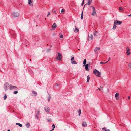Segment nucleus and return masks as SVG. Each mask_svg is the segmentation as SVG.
<instances>
[{
  "instance_id": "obj_29",
  "label": "nucleus",
  "mask_w": 131,
  "mask_h": 131,
  "mask_svg": "<svg viewBox=\"0 0 131 131\" xmlns=\"http://www.w3.org/2000/svg\"><path fill=\"white\" fill-rule=\"evenodd\" d=\"M32 93H33L35 94V95H34V96H36V95L37 94V93H36V92L35 91H33L32 92Z\"/></svg>"
},
{
  "instance_id": "obj_39",
  "label": "nucleus",
  "mask_w": 131,
  "mask_h": 131,
  "mask_svg": "<svg viewBox=\"0 0 131 131\" xmlns=\"http://www.w3.org/2000/svg\"><path fill=\"white\" fill-rule=\"evenodd\" d=\"M7 97L6 95L5 94L4 97V100H6Z\"/></svg>"
},
{
  "instance_id": "obj_17",
  "label": "nucleus",
  "mask_w": 131,
  "mask_h": 131,
  "mask_svg": "<svg viewBox=\"0 0 131 131\" xmlns=\"http://www.w3.org/2000/svg\"><path fill=\"white\" fill-rule=\"evenodd\" d=\"M89 65L88 64L85 65V68L86 70L87 71H88L89 70V69H88V67L89 66Z\"/></svg>"
},
{
  "instance_id": "obj_31",
  "label": "nucleus",
  "mask_w": 131,
  "mask_h": 131,
  "mask_svg": "<svg viewBox=\"0 0 131 131\" xmlns=\"http://www.w3.org/2000/svg\"><path fill=\"white\" fill-rule=\"evenodd\" d=\"M46 119L47 120V121L49 122H51L52 121V120L51 119Z\"/></svg>"
},
{
  "instance_id": "obj_30",
  "label": "nucleus",
  "mask_w": 131,
  "mask_h": 131,
  "mask_svg": "<svg viewBox=\"0 0 131 131\" xmlns=\"http://www.w3.org/2000/svg\"><path fill=\"white\" fill-rule=\"evenodd\" d=\"M30 125V124L29 123H27L26 124V126L27 128H28L29 127Z\"/></svg>"
},
{
  "instance_id": "obj_38",
  "label": "nucleus",
  "mask_w": 131,
  "mask_h": 131,
  "mask_svg": "<svg viewBox=\"0 0 131 131\" xmlns=\"http://www.w3.org/2000/svg\"><path fill=\"white\" fill-rule=\"evenodd\" d=\"M60 37L61 38H62L63 37V35L62 34H61L60 36Z\"/></svg>"
},
{
  "instance_id": "obj_46",
  "label": "nucleus",
  "mask_w": 131,
  "mask_h": 131,
  "mask_svg": "<svg viewBox=\"0 0 131 131\" xmlns=\"http://www.w3.org/2000/svg\"><path fill=\"white\" fill-rule=\"evenodd\" d=\"M64 11V9H62L61 10V12L62 13Z\"/></svg>"
},
{
  "instance_id": "obj_19",
  "label": "nucleus",
  "mask_w": 131,
  "mask_h": 131,
  "mask_svg": "<svg viewBox=\"0 0 131 131\" xmlns=\"http://www.w3.org/2000/svg\"><path fill=\"white\" fill-rule=\"evenodd\" d=\"M57 27V26L56 25V23H54L53 24V25L52 26V27H53V28H54V29H55V28Z\"/></svg>"
},
{
  "instance_id": "obj_53",
  "label": "nucleus",
  "mask_w": 131,
  "mask_h": 131,
  "mask_svg": "<svg viewBox=\"0 0 131 131\" xmlns=\"http://www.w3.org/2000/svg\"><path fill=\"white\" fill-rule=\"evenodd\" d=\"M8 131H10V130H8Z\"/></svg>"
},
{
  "instance_id": "obj_40",
  "label": "nucleus",
  "mask_w": 131,
  "mask_h": 131,
  "mask_svg": "<svg viewBox=\"0 0 131 131\" xmlns=\"http://www.w3.org/2000/svg\"><path fill=\"white\" fill-rule=\"evenodd\" d=\"M108 61H107V62H106L105 63H103L102 62H100V63L101 64H103V63H107L108 62Z\"/></svg>"
},
{
  "instance_id": "obj_28",
  "label": "nucleus",
  "mask_w": 131,
  "mask_h": 131,
  "mask_svg": "<svg viewBox=\"0 0 131 131\" xmlns=\"http://www.w3.org/2000/svg\"><path fill=\"white\" fill-rule=\"evenodd\" d=\"M16 124L18 125L20 127H21L22 126V124L19 123H16Z\"/></svg>"
},
{
  "instance_id": "obj_8",
  "label": "nucleus",
  "mask_w": 131,
  "mask_h": 131,
  "mask_svg": "<svg viewBox=\"0 0 131 131\" xmlns=\"http://www.w3.org/2000/svg\"><path fill=\"white\" fill-rule=\"evenodd\" d=\"M28 4L30 6H32L33 4V1L32 0H28Z\"/></svg>"
},
{
  "instance_id": "obj_36",
  "label": "nucleus",
  "mask_w": 131,
  "mask_h": 131,
  "mask_svg": "<svg viewBox=\"0 0 131 131\" xmlns=\"http://www.w3.org/2000/svg\"><path fill=\"white\" fill-rule=\"evenodd\" d=\"M123 9V8H122V7H120L119 8V10L120 11L121 10H122Z\"/></svg>"
},
{
  "instance_id": "obj_13",
  "label": "nucleus",
  "mask_w": 131,
  "mask_h": 131,
  "mask_svg": "<svg viewBox=\"0 0 131 131\" xmlns=\"http://www.w3.org/2000/svg\"><path fill=\"white\" fill-rule=\"evenodd\" d=\"M115 96L117 100H118L119 99V94L118 93H116L115 95Z\"/></svg>"
},
{
  "instance_id": "obj_3",
  "label": "nucleus",
  "mask_w": 131,
  "mask_h": 131,
  "mask_svg": "<svg viewBox=\"0 0 131 131\" xmlns=\"http://www.w3.org/2000/svg\"><path fill=\"white\" fill-rule=\"evenodd\" d=\"M62 58V55L59 53H58V56L56 57V59L58 60H60Z\"/></svg>"
},
{
  "instance_id": "obj_25",
  "label": "nucleus",
  "mask_w": 131,
  "mask_h": 131,
  "mask_svg": "<svg viewBox=\"0 0 131 131\" xmlns=\"http://www.w3.org/2000/svg\"><path fill=\"white\" fill-rule=\"evenodd\" d=\"M86 63V59H85L83 61V63L85 65V64Z\"/></svg>"
},
{
  "instance_id": "obj_18",
  "label": "nucleus",
  "mask_w": 131,
  "mask_h": 131,
  "mask_svg": "<svg viewBox=\"0 0 131 131\" xmlns=\"http://www.w3.org/2000/svg\"><path fill=\"white\" fill-rule=\"evenodd\" d=\"M102 129L103 131H110L109 129H106L105 127L102 128Z\"/></svg>"
},
{
  "instance_id": "obj_49",
  "label": "nucleus",
  "mask_w": 131,
  "mask_h": 131,
  "mask_svg": "<svg viewBox=\"0 0 131 131\" xmlns=\"http://www.w3.org/2000/svg\"><path fill=\"white\" fill-rule=\"evenodd\" d=\"M52 45H50V48L51 47H52Z\"/></svg>"
},
{
  "instance_id": "obj_7",
  "label": "nucleus",
  "mask_w": 131,
  "mask_h": 131,
  "mask_svg": "<svg viewBox=\"0 0 131 131\" xmlns=\"http://www.w3.org/2000/svg\"><path fill=\"white\" fill-rule=\"evenodd\" d=\"M9 85V84L7 82H6L4 84V89L6 91L7 90V88Z\"/></svg>"
},
{
  "instance_id": "obj_56",
  "label": "nucleus",
  "mask_w": 131,
  "mask_h": 131,
  "mask_svg": "<svg viewBox=\"0 0 131 131\" xmlns=\"http://www.w3.org/2000/svg\"><path fill=\"white\" fill-rule=\"evenodd\" d=\"M46 19V18L44 19H45V20Z\"/></svg>"
},
{
  "instance_id": "obj_22",
  "label": "nucleus",
  "mask_w": 131,
  "mask_h": 131,
  "mask_svg": "<svg viewBox=\"0 0 131 131\" xmlns=\"http://www.w3.org/2000/svg\"><path fill=\"white\" fill-rule=\"evenodd\" d=\"M52 127H53V128L51 130H50V131L54 130V129L55 127V126L54 124H53Z\"/></svg>"
},
{
  "instance_id": "obj_50",
  "label": "nucleus",
  "mask_w": 131,
  "mask_h": 131,
  "mask_svg": "<svg viewBox=\"0 0 131 131\" xmlns=\"http://www.w3.org/2000/svg\"><path fill=\"white\" fill-rule=\"evenodd\" d=\"M128 16H131V14L128 15Z\"/></svg>"
},
{
  "instance_id": "obj_15",
  "label": "nucleus",
  "mask_w": 131,
  "mask_h": 131,
  "mask_svg": "<svg viewBox=\"0 0 131 131\" xmlns=\"http://www.w3.org/2000/svg\"><path fill=\"white\" fill-rule=\"evenodd\" d=\"M17 87L15 86H10L9 87V89L10 90H12L15 89Z\"/></svg>"
},
{
  "instance_id": "obj_34",
  "label": "nucleus",
  "mask_w": 131,
  "mask_h": 131,
  "mask_svg": "<svg viewBox=\"0 0 131 131\" xmlns=\"http://www.w3.org/2000/svg\"><path fill=\"white\" fill-rule=\"evenodd\" d=\"M81 19H82L83 18V11H82V12L81 13Z\"/></svg>"
},
{
  "instance_id": "obj_24",
  "label": "nucleus",
  "mask_w": 131,
  "mask_h": 131,
  "mask_svg": "<svg viewBox=\"0 0 131 131\" xmlns=\"http://www.w3.org/2000/svg\"><path fill=\"white\" fill-rule=\"evenodd\" d=\"M71 63L72 64H76L77 63L75 61L73 60L71 61Z\"/></svg>"
},
{
  "instance_id": "obj_20",
  "label": "nucleus",
  "mask_w": 131,
  "mask_h": 131,
  "mask_svg": "<svg viewBox=\"0 0 131 131\" xmlns=\"http://www.w3.org/2000/svg\"><path fill=\"white\" fill-rule=\"evenodd\" d=\"M92 1V0H88V5H90Z\"/></svg>"
},
{
  "instance_id": "obj_6",
  "label": "nucleus",
  "mask_w": 131,
  "mask_h": 131,
  "mask_svg": "<svg viewBox=\"0 0 131 131\" xmlns=\"http://www.w3.org/2000/svg\"><path fill=\"white\" fill-rule=\"evenodd\" d=\"M122 23V22L118 20H115L114 21V25H120Z\"/></svg>"
},
{
  "instance_id": "obj_32",
  "label": "nucleus",
  "mask_w": 131,
  "mask_h": 131,
  "mask_svg": "<svg viewBox=\"0 0 131 131\" xmlns=\"http://www.w3.org/2000/svg\"><path fill=\"white\" fill-rule=\"evenodd\" d=\"M116 27V25H114L113 27V28H112L113 29H115Z\"/></svg>"
},
{
  "instance_id": "obj_9",
  "label": "nucleus",
  "mask_w": 131,
  "mask_h": 131,
  "mask_svg": "<svg viewBox=\"0 0 131 131\" xmlns=\"http://www.w3.org/2000/svg\"><path fill=\"white\" fill-rule=\"evenodd\" d=\"M126 49L127 50L126 53L127 54V55H130L131 54V53L130 52H129L130 51V49H129V47H126Z\"/></svg>"
},
{
  "instance_id": "obj_10",
  "label": "nucleus",
  "mask_w": 131,
  "mask_h": 131,
  "mask_svg": "<svg viewBox=\"0 0 131 131\" xmlns=\"http://www.w3.org/2000/svg\"><path fill=\"white\" fill-rule=\"evenodd\" d=\"M45 110L47 112H49V107H46L44 108Z\"/></svg>"
},
{
  "instance_id": "obj_23",
  "label": "nucleus",
  "mask_w": 131,
  "mask_h": 131,
  "mask_svg": "<svg viewBox=\"0 0 131 131\" xmlns=\"http://www.w3.org/2000/svg\"><path fill=\"white\" fill-rule=\"evenodd\" d=\"M87 82H88L89 81V80H90V77H89V75H88L87 76Z\"/></svg>"
},
{
  "instance_id": "obj_33",
  "label": "nucleus",
  "mask_w": 131,
  "mask_h": 131,
  "mask_svg": "<svg viewBox=\"0 0 131 131\" xmlns=\"http://www.w3.org/2000/svg\"><path fill=\"white\" fill-rule=\"evenodd\" d=\"M74 57L73 56H72V58L71 59V61L74 60Z\"/></svg>"
},
{
  "instance_id": "obj_42",
  "label": "nucleus",
  "mask_w": 131,
  "mask_h": 131,
  "mask_svg": "<svg viewBox=\"0 0 131 131\" xmlns=\"http://www.w3.org/2000/svg\"><path fill=\"white\" fill-rule=\"evenodd\" d=\"M50 15V12H49L48 13V15H47V16L48 17H49V15Z\"/></svg>"
},
{
  "instance_id": "obj_12",
  "label": "nucleus",
  "mask_w": 131,
  "mask_h": 131,
  "mask_svg": "<svg viewBox=\"0 0 131 131\" xmlns=\"http://www.w3.org/2000/svg\"><path fill=\"white\" fill-rule=\"evenodd\" d=\"M82 125L83 127H85L87 126V124L85 121H83L82 123Z\"/></svg>"
},
{
  "instance_id": "obj_4",
  "label": "nucleus",
  "mask_w": 131,
  "mask_h": 131,
  "mask_svg": "<svg viewBox=\"0 0 131 131\" xmlns=\"http://www.w3.org/2000/svg\"><path fill=\"white\" fill-rule=\"evenodd\" d=\"M91 7L93 9V11L92 13V15L93 16H95L96 15V14L95 8L94 7L92 6H91Z\"/></svg>"
},
{
  "instance_id": "obj_41",
  "label": "nucleus",
  "mask_w": 131,
  "mask_h": 131,
  "mask_svg": "<svg viewBox=\"0 0 131 131\" xmlns=\"http://www.w3.org/2000/svg\"><path fill=\"white\" fill-rule=\"evenodd\" d=\"M18 93V92L17 91H15L14 92V93L15 94H16L17 93Z\"/></svg>"
},
{
  "instance_id": "obj_37",
  "label": "nucleus",
  "mask_w": 131,
  "mask_h": 131,
  "mask_svg": "<svg viewBox=\"0 0 131 131\" xmlns=\"http://www.w3.org/2000/svg\"><path fill=\"white\" fill-rule=\"evenodd\" d=\"M52 12L53 13H54L55 14H56V12L55 10H54V9L53 10H52Z\"/></svg>"
},
{
  "instance_id": "obj_45",
  "label": "nucleus",
  "mask_w": 131,
  "mask_h": 131,
  "mask_svg": "<svg viewBox=\"0 0 131 131\" xmlns=\"http://www.w3.org/2000/svg\"><path fill=\"white\" fill-rule=\"evenodd\" d=\"M103 89V87H100L98 89L99 90H101Z\"/></svg>"
},
{
  "instance_id": "obj_47",
  "label": "nucleus",
  "mask_w": 131,
  "mask_h": 131,
  "mask_svg": "<svg viewBox=\"0 0 131 131\" xmlns=\"http://www.w3.org/2000/svg\"><path fill=\"white\" fill-rule=\"evenodd\" d=\"M55 86H58V84L57 83L55 85Z\"/></svg>"
},
{
  "instance_id": "obj_48",
  "label": "nucleus",
  "mask_w": 131,
  "mask_h": 131,
  "mask_svg": "<svg viewBox=\"0 0 131 131\" xmlns=\"http://www.w3.org/2000/svg\"><path fill=\"white\" fill-rule=\"evenodd\" d=\"M130 96H128V100H129V99H130Z\"/></svg>"
},
{
  "instance_id": "obj_44",
  "label": "nucleus",
  "mask_w": 131,
  "mask_h": 131,
  "mask_svg": "<svg viewBox=\"0 0 131 131\" xmlns=\"http://www.w3.org/2000/svg\"><path fill=\"white\" fill-rule=\"evenodd\" d=\"M84 0H83V2H82V3L81 4V5L83 6V5L84 3Z\"/></svg>"
},
{
  "instance_id": "obj_11",
  "label": "nucleus",
  "mask_w": 131,
  "mask_h": 131,
  "mask_svg": "<svg viewBox=\"0 0 131 131\" xmlns=\"http://www.w3.org/2000/svg\"><path fill=\"white\" fill-rule=\"evenodd\" d=\"M88 38L89 40H93V35L92 34H90V35H88Z\"/></svg>"
},
{
  "instance_id": "obj_21",
  "label": "nucleus",
  "mask_w": 131,
  "mask_h": 131,
  "mask_svg": "<svg viewBox=\"0 0 131 131\" xmlns=\"http://www.w3.org/2000/svg\"><path fill=\"white\" fill-rule=\"evenodd\" d=\"M94 35L95 36H97L98 35V32L97 31H95L94 33Z\"/></svg>"
},
{
  "instance_id": "obj_5",
  "label": "nucleus",
  "mask_w": 131,
  "mask_h": 131,
  "mask_svg": "<svg viewBox=\"0 0 131 131\" xmlns=\"http://www.w3.org/2000/svg\"><path fill=\"white\" fill-rule=\"evenodd\" d=\"M12 15L14 17H17L19 16V15L17 12H14L13 13Z\"/></svg>"
},
{
  "instance_id": "obj_1",
  "label": "nucleus",
  "mask_w": 131,
  "mask_h": 131,
  "mask_svg": "<svg viewBox=\"0 0 131 131\" xmlns=\"http://www.w3.org/2000/svg\"><path fill=\"white\" fill-rule=\"evenodd\" d=\"M93 73L94 74L97 76L100 77L101 76V73L96 69L94 70Z\"/></svg>"
},
{
  "instance_id": "obj_55",
  "label": "nucleus",
  "mask_w": 131,
  "mask_h": 131,
  "mask_svg": "<svg viewBox=\"0 0 131 131\" xmlns=\"http://www.w3.org/2000/svg\"><path fill=\"white\" fill-rule=\"evenodd\" d=\"M46 19V18L44 19H45V20Z\"/></svg>"
},
{
  "instance_id": "obj_16",
  "label": "nucleus",
  "mask_w": 131,
  "mask_h": 131,
  "mask_svg": "<svg viewBox=\"0 0 131 131\" xmlns=\"http://www.w3.org/2000/svg\"><path fill=\"white\" fill-rule=\"evenodd\" d=\"M75 29H74L73 30L74 32L76 33H77L78 31H79V30L76 27V26L75 27Z\"/></svg>"
},
{
  "instance_id": "obj_27",
  "label": "nucleus",
  "mask_w": 131,
  "mask_h": 131,
  "mask_svg": "<svg viewBox=\"0 0 131 131\" xmlns=\"http://www.w3.org/2000/svg\"><path fill=\"white\" fill-rule=\"evenodd\" d=\"M81 110L80 109H79L78 111V112H79V116H80L81 114Z\"/></svg>"
},
{
  "instance_id": "obj_43",
  "label": "nucleus",
  "mask_w": 131,
  "mask_h": 131,
  "mask_svg": "<svg viewBox=\"0 0 131 131\" xmlns=\"http://www.w3.org/2000/svg\"><path fill=\"white\" fill-rule=\"evenodd\" d=\"M128 66L130 67L131 68V62L129 63L128 64Z\"/></svg>"
},
{
  "instance_id": "obj_35",
  "label": "nucleus",
  "mask_w": 131,
  "mask_h": 131,
  "mask_svg": "<svg viewBox=\"0 0 131 131\" xmlns=\"http://www.w3.org/2000/svg\"><path fill=\"white\" fill-rule=\"evenodd\" d=\"M50 50L51 49H50L48 48L47 49V52H49L50 51Z\"/></svg>"
},
{
  "instance_id": "obj_14",
  "label": "nucleus",
  "mask_w": 131,
  "mask_h": 131,
  "mask_svg": "<svg viewBox=\"0 0 131 131\" xmlns=\"http://www.w3.org/2000/svg\"><path fill=\"white\" fill-rule=\"evenodd\" d=\"M100 48L99 47H97L95 48L94 49V52L96 53L97 52L100 50Z\"/></svg>"
},
{
  "instance_id": "obj_2",
  "label": "nucleus",
  "mask_w": 131,
  "mask_h": 131,
  "mask_svg": "<svg viewBox=\"0 0 131 131\" xmlns=\"http://www.w3.org/2000/svg\"><path fill=\"white\" fill-rule=\"evenodd\" d=\"M35 118L37 119H39V117L40 114V111L38 110L35 111Z\"/></svg>"
},
{
  "instance_id": "obj_54",
  "label": "nucleus",
  "mask_w": 131,
  "mask_h": 131,
  "mask_svg": "<svg viewBox=\"0 0 131 131\" xmlns=\"http://www.w3.org/2000/svg\"><path fill=\"white\" fill-rule=\"evenodd\" d=\"M30 61H31V59H30Z\"/></svg>"
},
{
  "instance_id": "obj_26",
  "label": "nucleus",
  "mask_w": 131,
  "mask_h": 131,
  "mask_svg": "<svg viewBox=\"0 0 131 131\" xmlns=\"http://www.w3.org/2000/svg\"><path fill=\"white\" fill-rule=\"evenodd\" d=\"M51 98V96L50 95V94H49V97H48V101H49L50 100Z\"/></svg>"
},
{
  "instance_id": "obj_51",
  "label": "nucleus",
  "mask_w": 131,
  "mask_h": 131,
  "mask_svg": "<svg viewBox=\"0 0 131 131\" xmlns=\"http://www.w3.org/2000/svg\"><path fill=\"white\" fill-rule=\"evenodd\" d=\"M110 59V57H109V58L108 61H109Z\"/></svg>"
},
{
  "instance_id": "obj_52",
  "label": "nucleus",
  "mask_w": 131,
  "mask_h": 131,
  "mask_svg": "<svg viewBox=\"0 0 131 131\" xmlns=\"http://www.w3.org/2000/svg\"><path fill=\"white\" fill-rule=\"evenodd\" d=\"M86 5V4H85V5H84V7H85V6Z\"/></svg>"
}]
</instances>
